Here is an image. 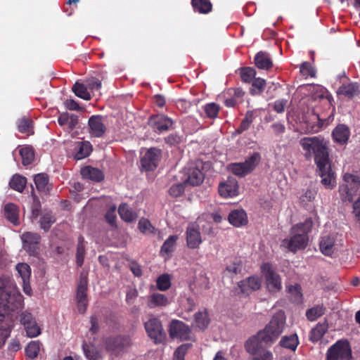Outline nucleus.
<instances>
[{"instance_id": "f257e3e1", "label": "nucleus", "mask_w": 360, "mask_h": 360, "mask_svg": "<svg viewBox=\"0 0 360 360\" xmlns=\"http://www.w3.org/2000/svg\"><path fill=\"white\" fill-rule=\"evenodd\" d=\"M22 304V296L13 279L0 276V348L10 335L13 327V312Z\"/></svg>"}, {"instance_id": "f03ea898", "label": "nucleus", "mask_w": 360, "mask_h": 360, "mask_svg": "<svg viewBox=\"0 0 360 360\" xmlns=\"http://www.w3.org/2000/svg\"><path fill=\"white\" fill-rule=\"evenodd\" d=\"M299 143L306 158L314 157L316 165H324L329 160L328 141L321 136H305L299 141Z\"/></svg>"}, {"instance_id": "7ed1b4c3", "label": "nucleus", "mask_w": 360, "mask_h": 360, "mask_svg": "<svg viewBox=\"0 0 360 360\" xmlns=\"http://www.w3.org/2000/svg\"><path fill=\"white\" fill-rule=\"evenodd\" d=\"M285 321L286 317L284 311L282 310L278 311L273 315L264 328L260 330L250 339L257 340V342L266 346L272 345L283 333L285 326Z\"/></svg>"}, {"instance_id": "20e7f679", "label": "nucleus", "mask_w": 360, "mask_h": 360, "mask_svg": "<svg viewBox=\"0 0 360 360\" xmlns=\"http://www.w3.org/2000/svg\"><path fill=\"white\" fill-rule=\"evenodd\" d=\"M313 225L311 219L294 225L290 231V236L283 240L282 245L292 252L304 249L309 241L308 233Z\"/></svg>"}, {"instance_id": "39448f33", "label": "nucleus", "mask_w": 360, "mask_h": 360, "mask_svg": "<svg viewBox=\"0 0 360 360\" xmlns=\"http://www.w3.org/2000/svg\"><path fill=\"white\" fill-rule=\"evenodd\" d=\"M344 183L340 186L339 192L343 201L352 202L360 188V174L345 173Z\"/></svg>"}, {"instance_id": "423d86ee", "label": "nucleus", "mask_w": 360, "mask_h": 360, "mask_svg": "<svg viewBox=\"0 0 360 360\" xmlns=\"http://www.w3.org/2000/svg\"><path fill=\"white\" fill-rule=\"evenodd\" d=\"M260 160V154L253 153L245 162L229 165V169L235 175L242 177L252 172L259 165Z\"/></svg>"}, {"instance_id": "0eeeda50", "label": "nucleus", "mask_w": 360, "mask_h": 360, "mask_svg": "<svg viewBox=\"0 0 360 360\" xmlns=\"http://www.w3.org/2000/svg\"><path fill=\"white\" fill-rule=\"evenodd\" d=\"M247 352L252 356L250 360H274L271 351L257 340L248 339L245 345Z\"/></svg>"}, {"instance_id": "6e6552de", "label": "nucleus", "mask_w": 360, "mask_h": 360, "mask_svg": "<svg viewBox=\"0 0 360 360\" xmlns=\"http://www.w3.org/2000/svg\"><path fill=\"white\" fill-rule=\"evenodd\" d=\"M327 360H349L352 359V350L347 340H338L327 351Z\"/></svg>"}, {"instance_id": "1a4fd4ad", "label": "nucleus", "mask_w": 360, "mask_h": 360, "mask_svg": "<svg viewBox=\"0 0 360 360\" xmlns=\"http://www.w3.org/2000/svg\"><path fill=\"white\" fill-rule=\"evenodd\" d=\"M262 273L265 279L266 286L271 292H277L281 290V278L269 263L261 266Z\"/></svg>"}, {"instance_id": "9d476101", "label": "nucleus", "mask_w": 360, "mask_h": 360, "mask_svg": "<svg viewBox=\"0 0 360 360\" xmlns=\"http://www.w3.org/2000/svg\"><path fill=\"white\" fill-rule=\"evenodd\" d=\"M145 329L148 337L152 339L155 343L163 342L166 337L161 321L157 318L150 319L144 324Z\"/></svg>"}, {"instance_id": "9b49d317", "label": "nucleus", "mask_w": 360, "mask_h": 360, "mask_svg": "<svg viewBox=\"0 0 360 360\" xmlns=\"http://www.w3.org/2000/svg\"><path fill=\"white\" fill-rule=\"evenodd\" d=\"M161 150L156 148L148 149L141 158V169L148 172L154 170L161 159Z\"/></svg>"}, {"instance_id": "f8f14e48", "label": "nucleus", "mask_w": 360, "mask_h": 360, "mask_svg": "<svg viewBox=\"0 0 360 360\" xmlns=\"http://www.w3.org/2000/svg\"><path fill=\"white\" fill-rule=\"evenodd\" d=\"M20 321L29 338H35L41 334V328L32 314L22 312L20 316Z\"/></svg>"}, {"instance_id": "ddd939ff", "label": "nucleus", "mask_w": 360, "mask_h": 360, "mask_svg": "<svg viewBox=\"0 0 360 360\" xmlns=\"http://www.w3.org/2000/svg\"><path fill=\"white\" fill-rule=\"evenodd\" d=\"M319 174L321 178V184L327 189H331L336 185L335 177L334 173L330 168V164L328 160L326 161L324 165H316Z\"/></svg>"}, {"instance_id": "4468645a", "label": "nucleus", "mask_w": 360, "mask_h": 360, "mask_svg": "<svg viewBox=\"0 0 360 360\" xmlns=\"http://www.w3.org/2000/svg\"><path fill=\"white\" fill-rule=\"evenodd\" d=\"M131 345L128 337H115L108 338L106 342V349L111 353L118 355L127 349Z\"/></svg>"}, {"instance_id": "2eb2a0df", "label": "nucleus", "mask_w": 360, "mask_h": 360, "mask_svg": "<svg viewBox=\"0 0 360 360\" xmlns=\"http://www.w3.org/2000/svg\"><path fill=\"white\" fill-rule=\"evenodd\" d=\"M189 327L179 320H173L170 323L169 333V336L174 339L188 340L190 335Z\"/></svg>"}, {"instance_id": "dca6fc26", "label": "nucleus", "mask_w": 360, "mask_h": 360, "mask_svg": "<svg viewBox=\"0 0 360 360\" xmlns=\"http://www.w3.org/2000/svg\"><path fill=\"white\" fill-rule=\"evenodd\" d=\"M341 245V240L338 239L337 235L323 236L320 241L321 251L323 255L327 256L332 255Z\"/></svg>"}, {"instance_id": "f3484780", "label": "nucleus", "mask_w": 360, "mask_h": 360, "mask_svg": "<svg viewBox=\"0 0 360 360\" xmlns=\"http://www.w3.org/2000/svg\"><path fill=\"white\" fill-rule=\"evenodd\" d=\"M21 240L22 241L23 248L30 255H34L38 248V244L41 240L39 234L33 232H25L22 234Z\"/></svg>"}, {"instance_id": "a211bd4d", "label": "nucleus", "mask_w": 360, "mask_h": 360, "mask_svg": "<svg viewBox=\"0 0 360 360\" xmlns=\"http://www.w3.org/2000/svg\"><path fill=\"white\" fill-rule=\"evenodd\" d=\"M87 278L86 276L82 277L77 289L76 299L77 302V309L80 313H84L87 307Z\"/></svg>"}, {"instance_id": "6ab92c4d", "label": "nucleus", "mask_w": 360, "mask_h": 360, "mask_svg": "<svg viewBox=\"0 0 360 360\" xmlns=\"http://www.w3.org/2000/svg\"><path fill=\"white\" fill-rule=\"evenodd\" d=\"M186 233L187 246L191 249L198 248L202 241L199 226L195 224H189Z\"/></svg>"}, {"instance_id": "aec40b11", "label": "nucleus", "mask_w": 360, "mask_h": 360, "mask_svg": "<svg viewBox=\"0 0 360 360\" xmlns=\"http://www.w3.org/2000/svg\"><path fill=\"white\" fill-rule=\"evenodd\" d=\"M19 276L22 279V289L25 294L31 295L32 288L30 286L31 268L26 263H19L15 266Z\"/></svg>"}, {"instance_id": "412c9836", "label": "nucleus", "mask_w": 360, "mask_h": 360, "mask_svg": "<svg viewBox=\"0 0 360 360\" xmlns=\"http://www.w3.org/2000/svg\"><path fill=\"white\" fill-rule=\"evenodd\" d=\"M219 193L224 198H232L238 194V181L234 178H228L219 186Z\"/></svg>"}, {"instance_id": "4be33fe9", "label": "nucleus", "mask_w": 360, "mask_h": 360, "mask_svg": "<svg viewBox=\"0 0 360 360\" xmlns=\"http://www.w3.org/2000/svg\"><path fill=\"white\" fill-rule=\"evenodd\" d=\"M89 133L94 137H101L105 132L106 127L103 117L100 115L91 116L88 122Z\"/></svg>"}, {"instance_id": "5701e85b", "label": "nucleus", "mask_w": 360, "mask_h": 360, "mask_svg": "<svg viewBox=\"0 0 360 360\" xmlns=\"http://www.w3.org/2000/svg\"><path fill=\"white\" fill-rule=\"evenodd\" d=\"M149 124L155 130L162 132L170 129L173 124V121L164 115H158L150 117Z\"/></svg>"}, {"instance_id": "b1692460", "label": "nucleus", "mask_w": 360, "mask_h": 360, "mask_svg": "<svg viewBox=\"0 0 360 360\" xmlns=\"http://www.w3.org/2000/svg\"><path fill=\"white\" fill-rule=\"evenodd\" d=\"M204 179L203 173L197 167H191L187 169L184 178L185 185L198 186Z\"/></svg>"}, {"instance_id": "393cba45", "label": "nucleus", "mask_w": 360, "mask_h": 360, "mask_svg": "<svg viewBox=\"0 0 360 360\" xmlns=\"http://www.w3.org/2000/svg\"><path fill=\"white\" fill-rule=\"evenodd\" d=\"M238 285L242 293L249 294L252 291L260 288L261 280L257 276H253L240 281Z\"/></svg>"}, {"instance_id": "a878e982", "label": "nucleus", "mask_w": 360, "mask_h": 360, "mask_svg": "<svg viewBox=\"0 0 360 360\" xmlns=\"http://www.w3.org/2000/svg\"><path fill=\"white\" fill-rule=\"evenodd\" d=\"M169 304L168 297L159 292H153L147 297V306L150 309L163 308Z\"/></svg>"}, {"instance_id": "bb28decb", "label": "nucleus", "mask_w": 360, "mask_h": 360, "mask_svg": "<svg viewBox=\"0 0 360 360\" xmlns=\"http://www.w3.org/2000/svg\"><path fill=\"white\" fill-rule=\"evenodd\" d=\"M349 136V129L345 124L338 125L333 131V136L335 141L340 144L346 143Z\"/></svg>"}, {"instance_id": "cd10ccee", "label": "nucleus", "mask_w": 360, "mask_h": 360, "mask_svg": "<svg viewBox=\"0 0 360 360\" xmlns=\"http://www.w3.org/2000/svg\"><path fill=\"white\" fill-rule=\"evenodd\" d=\"M81 175L83 178L94 181H100L103 179V172L95 167L86 166L81 169Z\"/></svg>"}, {"instance_id": "c85d7f7f", "label": "nucleus", "mask_w": 360, "mask_h": 360, "mask_svg": "<svg viewBox=\"0 0 360 360\" xmlns=\"http://www.w3.org/2000/svg\"><path fill=\"white\" fill-rule=\"evenodd\" d=\"M91 150V145L88 141L77 143L75 148V159L82 160L88 157L90 155Z\"/></svg>"}, {"instance_id": "c756f323", "label": "nucleus", "mask_w": 360, "mask_h": 360, "mask_svg": "<svg viewBox=\"0 0 360 360\" xmlns=\"http://www.w3.org/2000/svg\"><path fill=\"white\" fill-rule=\"evenodd\" d=\"M255 64L259 68L262 70H268L273 65L271 58L269 54L260 51L255 57Z\"/></svg>"}, {"instance_id": "7c9ffc66", "label": "nucleus", "mask_w": 360, "mask_h": 360, "mask_svg": "<svg viewBox=\"0 0 360 360\" xmlns=\"http://www.w3.org/2000/svg\"><path fill=\"white\" fill-rule=\"evenodd\" d=\"M229 222L234 226L239 227L246 224L247 216L243 210H234L229 215Z\"/></svg>"}, {"instance_id": "2f4dec72", "label": "nucleus", "mask_w": 360, "mask_h": 360, "mask_svg": "<svg viewBox=\"0 0 360 360\" xmlns=\"http://www.w3.org/2000/svg\"><path fill=\"white\" fill-rule=\"evenodd\" d=\"M34 184L37 189L41 193H47L51 189V184L49 183L47 174L41 173L35 175Z\"/></svg>"}, {"instance_id": "473e14b6", "label": "nucleus", "mask_w": 360, "mask_h": 360, "mask_svg": "<svg viewBox=\"0 0 360 360\" xmlns=\"http://www.w3.org/2000/svg\"><path fill=\"white\" fill-rule=\"evenodd\" d=\"M328 323L323 322L322 323H318L315 328H314L310 333L309 339L312 342L319 341L328 330Z\"/></svg>"}, {"instance_id": "72a5a7b5", "label": "nucleus", "mask_w": 360, "mask_h": 360, "mask_svg": "<svg viewBox=\"0 0 360 360\" xmlns=\"http://www.w3.org/2000/svg\"><path fill=\"white\" fill-rule=\"evenodd\" d=\"M5 216L11 223L15 225L19 224L18 210L15 205L9 203L4 207Z\"/></svg>"}, {"instance_id": "f704fd0d", "label": "nucleus", "mask_w": 360, "mask_h": 360, "mask_svg": "<svg viewBox=\"0 0 360 360\" xmlns=\"http://www.w3.org/2000/svg\"><path fill=\"white\" fill-rule=\"evenodd\" d=\"M283 347L295 351L299 345V340L296 334L283 336L279 342Z\"/></svg>"}, {"instance_id": "c9c22d12", "label": "nucleus", "mask_w": 360, "mask_h": 360, "mask_svg": "<svg viewBox=\"0 0 360 360\" xmlns=\"http://www.w3.org/2000/svg\"><path fill=\"white\" fill-rule=\"evenodd\" d=\"M82 348L88 360H98L101 357L100 350L92 344L84 343Z\"/></svg>"}, {"instance_id": "e433bc0d", "label": "nucleus", "mask_w": 360, "mask_h": 360, "mask_svg": "<svg viewBox=\"0 0 360 360\" xmlns=\"http://www.w3.org/2000/svg\"><path fill=\"white\" fill-rule=\"evenodd\" d=\"M118 212L121 219L127 222L132 221L136 218V213L125 203L120 205Z\"/></svg>"}, {"instance_id": "4c0bfd02", "label": "nucleus", "mask_w": 360, "mask_h": 360, "mask_svg": "<svg viewBox=\"0 0 360 360\" xmlns=\"http://www.w3.org/2000/svg\"><path fill=\"white\" fill-rule=\"evenodd\" d=\"M55 221L56 219L51 212H44L40 218L39 225L41 229L47 232Z\"/></svg>"}, {"instance_id": "58836bf2", "label": "nucleus", "mask_w": 360, "mask_h": 360, "mask_svg": "<svg viewBox=\"0 0 360 360\" xmlns=\"http://www.w3.org/2000/svg\"><path fill=\"white\" fill-rule=\"evenodd\" d=\"M210 319L206 311H199L195 315L194 325L200 330H205L209 325Z\"/></svg>"}, {"instance_id": "ea45409f", "label": "nucleus", "mask_w": 360, "mask_h": 360, "mask_svg": "<svg viewBox=\"0 0 360 360\" xmlns=\"http://www.w3.org/2000/svg\"><path fill=\"white\" fill-rule=\"evenodd\" d=\"M27 184V179L19 174H15L9 182L11 188L18 192H22Z\"/></svg>"}, {"instance_id": "a19ab883", "label": "nucleus", "mask_w": 360, "mask_h": 360, "mask_svg": "<svg viewBox=\"0 0 360 360\" xmlns=\"http://www.w3.org/2000/svg\"><path fill=\"white\" fill-rule=\"evenodd\" d=\"M241 271L242 262L240 260H236L226 266L224 274L225 276L233 278L235 275L240 274Z\"/></svg>"}, {"instance_id": "79ce46f5", "label": "nucleus", "mask_w": 360, "mask_h": 360, "mask_svg": "<svg viewBox=\"0 0 360 360\" xmlns=\"http://www.w3.org/2000/svg\"><path fill=\"white\" fill-rule=\"evenodd\" d=\"M193 7L201 13H207L212 10V4L209 0H191Z\"/></svg>"}, {"instance_id": "37998d69", "label": "nucleus", "mask_w": 360, "mask_h": 360, "mask_svg": "<svg viewBox=\"0 0 360 360\" xmlns=\"http://www.w3.org/2000/svg\"><path fill=\"white\" fill-rule=\"evenodd\" d=\"M326 308L323 304L316 305L306 312V316L310 321H314L324 314Z\"/></svg>"}, {"instance_id": "c03bdc74", "label": "nucleus", "mask_w": 360, "mask_h": 360, "mask_svg": "<svg viewBox=\"0 0 360 360\" xmlns=\"http://www.w3.org/2000/svg\"><path fill=\"white\" fill-rule=\"evenodd\" d=\"M288 293L291 300L296 303H300L302 301V293L301 287L299 284L290 285L288 288Z\"/></svg>"}, {"instance_id": "a18cd8bd", "label": "nucleus", "mask_w": 360, "mask_h": 360, "mask_svg": "<svg viewBox=\"0 0 360 360\" xmlns=\"http://www.w3.org/2000/svg\"><path fill=\"white\" fill-rule=\"evenodd\" d=\"M72 91L77 96L84 100L89 101L91 98L86 87L82 83L76 82L72 86Z\"/></svg>"}, {"instance_id": "49530a36", "label": "nucleus", "mask_w": 360, "mask_h": 360, "mask_svg": "<svg viewBox=\"0 0 360 360\" xmlns=\"http://www.w3.org/2000/svg\"><path fill=\"white\" fill-rule=\"evenodd\" d=\"M157 288L160 291H166L172 285L171 277L169 274L160 275L156 280Z\"/></svg>"}, {"instance_id": "de8ad7c7", "label": "nucleus", "mask_w": 360, "mask_h": 360, "mask_svg": "<svg viewBox=\"0 0 360 360\" xmlns=\"http://www.w3.org/2000/svg\"><path fill=\"white\" fill-rule=\"evenodd\" d=\"M40 342L31 341L25 348L26 356L30 359H35L40 351Z\"/></svg>"}, {"instance_id": "09e8293b", "label": "nucleus", "mask_w": 360, "mask_h": 360, "mask_svg": "<svg viewBox=\"0 0 360 360\" xmlns=\"http://www.w3.org/2000/svg\"><path fill=\"white\" fill-rule=\"evenodd\" d=\"M339 93L348 98L354 97L359 93L358 86L353 83L343 85L340 87Z\"/></svg>"}, {"instance_id": "8fccbe9b", "label": "nucleus", "mask_w": 360, "mask_h": 360, "mask_svg": "<svg viewBox=\"0 0 360 360\" xmlns=\"http://www.w3.org/2000/svg\"><path fill=\"white\" fill-rule=\"evenodd\" d=\"M20 155L22 157V162L23 165H28L34 160V152L30 147L22 148L20 151Z\"/></svg>"}, {"instance_id": "3c124183", "label": "nucleus", "mask_w": 360, "mask_h": 360, "mask_svg": "<svg viewBox=\"0 0 360 360\" xmlns=\"http://www.w3.org/2000/svg\"><path fill=\"white\" fill-rule=\"evenodd\" d=\"M253 118H254V114H253V112L252 111H248L246 115H245V117L243 118V120H242L241 123H240V125L239 126V127L236 129V132L238 134H241L243 133V131L248 130L251 124V123L253 121Z\"/></svg>"}, {"instance_id": "603ef678", "label": "nucleus", "mask_w": 360, "mask_h": 360, "mask_svg": "<svg viewBox=\"0 0 360 360\" xmlns=\"http://www.w3.org/2000/svg\"><path fill=\"white\" fill-rule=\"evenodd\" d=\"M177 239L178 236L176 235L169 236L162 245L161 252L167 254L172 252L174 250Z\"/></svg>"}, {"instance_id": "864d4df0", "label": "nucleus", "mask_w": 360, "mask_h": 360, "mask_svg": "<svg viewBox=\"0 0 360 360\" xmlns=\"http://www.w3.org/2000/svg\"><path fill=\"white\" fill-rule=\"evenodd\" d=\"M84 255H85V246H84V238L82 237H79V241H78V245H77V254H76L77 264L79 266H81L84 262Z\"/></svg>"}, {"instance_id": "5fc2aeb1", "label": "nucleus", "mask_w": 360, "mask_h": 360, "mask_svg": "<svg viewBox=\"0 0 360 360\" xmlns=\"http://www.w3.org/2000/svg\"><path fill=\"white\" fill-rule=\"evenodd\" d=\"M266 82L262 78H256L252 82L250 92L252 95L260 94L264 89Z\"/></svg>"}, {"instance_id": "6e6d98bb", "label": "nucleus", "mask_w": 360, "mask_h": 360, "mask_svg": "<svg viewBox=\"0 0 360 360\" xmlns=\"http://www.w3.org/2000/svg\"><path fill=\"white\" fill-rule=\"evenodd\" d=\"M256 75V72L253 68L247 67L240 70L241 79L245 82H250Z\"/></svg>"}, {"instance_id": "4d7b16f0", "label": "nucleus", "mask_w": 360, "mask_h": 360, "mask_svg": "<svg viewBox=\"0 0 360 360\" xmlns=\"http://www.w3.org/2000/svg\"><path fill=\"white\" fill-rule=\"evenodd\" d=\"M32 120L22 117L18 121V129L20 132L30 133L31 131Z\"/></svg>"}, {"instance_id": "13d9d810", "label": "nucleus", "mask_w": 360, "mask_h": 360, "mask_svg": "<svg viewBox=\"0 0 360 360\" xmlns=\"http://www.w3.org/2000/svg\"><path fill=\"white\" fill-rule=\"evenodd\" d=\"M139 229L144 234H149L153 232L154 228L150 222L146 219H141L139 221Z\"/></svg>"}, {"instance_id": "bf43d9fd", "label": "nucleus", "mask_w": 360, "mask_h": 360, "mask_svg": "<svg viewBox=\"0 0 360 360\" xmlns=\"http://www.w3.org/2000/svg\"><path fill=\"white\" fill-rule=\"evenodd\" d=\"M219 107L214 103H210L205 106V112L210 118H215L219 112Z\"/></svg>"}, {"instance_id": "052dcab7", "label": "nucleus", "mask_w": 360, "mask_h": 360, "mask_svg": "<svg viewBox=\"0 0 360 360\" xmlns=\"http://www.w3.org/2000/svg\"><path fill=\"white\" fill-rule=\"evenodd\" d=\"M116 207L115 205L110 207L109 210L105 214V219L108 223L112 226H116Z\"/></svg>"}, {"instance_id": "680f3d73", "label": "nucleus", "mask_w": 360, "mask_h": 360, "mask_svg": "<svg viewBox=\"0 0 360 360\" xmlns=\"http://www.w3.org/2000/svg\"><path fill=\"white\" fill-rule=\"evenodd\" d=\"M184 186L186 185L184 183L172 186L169 190V194L173 197L181 195L184 191Z\"/></svg>"}, {"instance_id": "e2e57ef3", "label": "nucleus", "mask_w": 360, "mask_h": 360, "mask_svg": "<svg viewBox=\"0 0 360 360\" xmlns=\"http://www.w3.org/2000/svg\"><path fill=\"white\" fill-rule=\"evenodd\" d=\"M288 103V101L284 98L276 100L273 104L274 110L278 113H282L285 110V108Z\"/></svg>"}, {"instance_id": "0e129e2a", "label": "nucleus", "mask_w": 360, "mask_h": 360, "mask_svg": "<svg viewBox=\"0 0 360 360\" xmlns=\"http://www.w3.org/2000/svg\"><path fill=\"white\" fill-rule=\"evenodd\" d=\"M316 192L314 190H307L306 192L300 196V201L303 204L306 205L309 202L314 200L316 197Z\"/></svg>"}, {"instance_id": "69168bd1", "label": "nucleus", "mask_w": 360, "mask_h": 360, "mask_svg": "<svg viewBox=\"0 0 360 360\" xmlns=\"http://www.w3.org/2000/svg\"><path fill=\"white\" fill-rule=\"evenodd\" d=\"M271 129H272V131L274 134V135L276 136L282 135L285 131V125L280 122H277L272 124L271 125Z\"/></svg>"}, {"instance_id": "338daca9", "label": "nucleus", "mask_w": 360, "mask_h": 360, "mask_svg": "<svg viewBox=\"0 0 360 360\" xmlns=\"http://www.w3.org/2000/svg\"><path fill=\"white\" fill-rule=\"evenodd\" d=\"M300 72L306 76H311L314 75V70L311 66V64L308 62H304L300 65Z\"/></svg>"}, {"instance_id": "774afa93", "label": "nucleus", "mask_w": 360, "mask_h": 360, "mask_svg": "<svg viewBox=\"0 0 360 360\" xmlns=\"http://www.w3.org/2000/svg\"><path fill=\"white\" fill-rule=\"evenodd\" d=\"M188 347V346L187 345L179 347L174 352V360H184V354Z\"/></svg>"}]
</instances>
